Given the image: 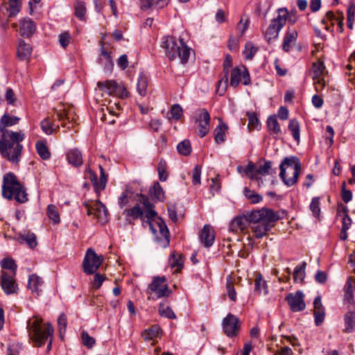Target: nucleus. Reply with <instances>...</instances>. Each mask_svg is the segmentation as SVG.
Here are the masks:
<instances>
[{"label": "nucleus", "instance_id": "obj_14", "mask_svg": "<svg viewBox=\"0 0 355 355\" xmlns=\"http://www.w3.org/2000/svg\"><path fill=\"white\" fill-rule=\"evenodd\" d=\"M304 295L302 291H297L295 293H288L285 300L290 309L293 312H298L305 309L306 304L304 300Z\"/></svg>", "mask_w": 355, "mask_h": 355}, {"label": "nucleus", "instance_id": "obj_35", "mask_svg": "<svg viewBox=\"0 0 355 355\" xmlns=\"http://www.w3.org/2000/svg\"><path fill=\"white\" fill-rule=\"evenodd\" d=\"M267 128L270 135H279L281 128L275 115H270L267 119Z\"/></svg>", "mask_w": 355, "mask_h": 355}, {"label": "nucleus", "instance_id": "obj_6", "mask_svg": "<svg viewBox=\"0 0 355 355\" xmlns=\"http://www.w3.org/2000/svg\"><path fill=\"white\" fill-rule=\"evenodd\" d=\"M278 15L272 19L264 33L266 40L268 43L277 39L279 33L286 24L288 19V11L286 8H281L277 10Z\"/></svg>", "mask_w": 355, "mask_h": 355}, {"label": "nucleus", "instance_id": "obj_31", "mask_svg": "<svg viewBox=\"0 0 355 355\" xmlns=\"http://www.w3.org/2000/svg\"><path fill=\"white\" fill-rule=\"evenodd\" d=\"M35 31V26L31 19H24L21 22L20 33L24 37H30Z\"/></svg>", "mask_w": 355, "mask_h": 355}, {"label": "nucleus", "instance_id": "obj_7", "mask_svg": "<svg viewBox=\"0 0 355 355\" xmlns=\"http://www.w3.org/2000/svg\"><path fill=\"white\" fill-rule=\"evenodd\" d=\"M166 279L164 276L153 277L152 282L148 285L147 293L149 295L155 293V297L154 296H149V300H156L170 295L171 291L166 284Z\"/></svg>", "mask_w": 355, "mask_h": 355}, {"label": "nucleus", "instance_id": "obj_46", "mask_svg": "<svg viewBox=\"0 0 355 355\" xmlns=\"http://www.w3.org/2000/svg\"><path fill=\"white\" fill-rule=\"evenodd\" d=\"M243 194L246 198L249 199L252 203H258L263 199L262 196L254 191L250 190L248 187H245L243 189Z\"/></svg>", "mask_w": 355, "mask_h": 355}, {"label": "nucleus", "instance_id": "obj_38", "mask_svg": "<svg viewBox=\"0 0 355 355\" xmlns=\"http://www.w3.org/2000/svg\"><path fill=\"white\" fill-rule=\"evenodd\" d=\"M35 148L39 156L44 160L49 159L51 157V153L45 144L42 141H39L35 144Z\"/></svg>", "mask_w": 355, "mask_h": 355}, {"label": "nucleus", "instance_id": "obj_28", "mask_svg": "<svg viewBox=\"0 0 355 355\" xmlns=\"http://www.w3.org/2000/svg\"><path fill=\"white\" fill-rule=\"evenodd\" d=\"M272 162L271 161H265L263 165H261L255 171L254 174H252L251 179H257V175H266L272 173H277V168H272Z\"/></svg>", "mask_w": 355, "mask_h": 355}, {"label": "nucleus", "instance_id": "obj_54", "mask_svg": "<svg viewBox=\"0 0 355 355\" xmlns=\"http://www.w3.org/2000/svg\"><path fill=\"white\" fill-rule=\"evenodd\" d=\"M21 349V344L19 343H12L8 345L7 347V355H19Z\"/></svg>", "mask_w": 355, "mask_h": 355}, {"label": "nucleus", "instance_id": "obj_59", "mask_svg": "<svg viewBox=\"0 0 355 355\" xmlns=\"http://www.w3.org/2000/svg\"><path fill=\"white\" fill-rule=\"evenodd\" d=\"M105 279L106 277L105 275L95 272L94 281L92 282L93 288L95 289H98L102 286V284L105 280Z\"/></svg>", "mask_w": 355, "mask_h": 355}, {"label": "nucleus", "instance_id": "obj_49", "mask_svg": "<svg viewBox=\"0 0 355 355\" xmlns=\"http://www.w3.org/2000/svg\"><path fill=\"white\" fill-rule=\"evenodd\" d=\"M159 312L162 316L167 318L175 319L176 318L173 310L169 306H166L164 303L159 304Z\"/></svg>", "mask_w": 355, "mask_h": 355}, {"label": "nucleus", "instance_id": "obj_22", "mask_svg": "<svg viewBox=\"0 0 355 355\" xmlns=\"http://www.w3.org/2000/svg\"><path fill=\"white\" fill-rule=\"evenodd\" d=\"M170 0H139V7L143 11L150 9H161L166 7Z\"/></svg>", "mask_w": 355, "mask_h": 355}, {"label": "nucleus", "instance_id": "obj_62", "mask_svg": "<svg viewBox=\"0 0 355 355\" xmlns=\"http://www.w3.org/2000/svg\"><path fill=\"white\" fill-rule=\"evenodd\" d=\"M226 288L229 298L233 302H235L236 300V293L234 289L233 283L230 280H227Z\"/></svg>", "mask_w": 355, "mask_h": 355}, {"label": "nucleus", "instance_id": "obj_11", "mask_svg": "<svg viewBox=\"0 0 355 355\" xmlns=\"http://www.w3.org/2000/svg\"><path fill=\"white\" fill-rule=\"evenodd\" d=\"M83 206L87 209V214L88 216H95L101 223L107 221L108 211L105 205L100 200H96L92 203L85 201L83 202Z\"/></svg>", "mask_w": 355, "mask_h": 355}, {"label": "nucleus", "instance_id": "obj_60", "mask_svg": "<svg viewBox=\"0 0 355 355\" xmlns=\"http://www.w3.org/2000/svg\"><path fill=\"white\" fill-rule=\"evenodd\" d=\"M171 257L173 258V261L171 263V267L177 268L178 269L180 270L183 267V257L181 254H179L178 257H176V255L173 254Z\"/></svg>", "mask_w": 355, "mask_h": 355}, {"label": "nucleus", "instance_id": "obj_27", "mask_svg": "<svg viewBox=\"0 0 355 355\" xmlns=\"http://www.w3.org/2000/svg\"><path fill=\"white\" fill-rule=\"evenodd\" d=\"M297 32L295 29L288 28L284 35L282 49L285 52H289L291 49V44L294 42L297 39Z\"/></svg>", "mask_w": 355, "mask_h": 355}, {"label": "nucleus", "instance_id": "obj_47", "mask_svg": "<svg viewBox=\"0 0 355 355\" xmlns=\"http://www.w3.org/2000/svg\"><path fill=\"white\" fill-rule=\"evenodd\" d=\"M1 266L3 269L10 270L15 275L16 273L17 266L15 261L11 258H4L1 261Z\"/></svg>", "mask_w": 355, "mask_h": 355}, {"label": "nucleus", "instance_id": "obj_64", "mask_svg": "<svg viewBox=\"0 0 355 355\" xmlns=\"http://www.w3.org/2000/svg\"><path fill=\"white\" fill-rule=\"evenodd\" d=\"M41 128L46 135H51L53 133V129L52 128V125L47 119H44L41 122Z\"/></svg>", "mask_w": 355, "mask_h": 355}, {"label": "nucleus", "instance_id": "obj_53", "mask_svg": "<svg viewBox=\"0 0 355 355\" xmlns=\"http://www.w3.org/2000/svg\"><path fill=\"white\" fill-rule=\"evenodd\" d=\"M170 114L173 119L179 120L183 114L182 107L179 104L173 105L170 110Z\"/></svg>", "mask_w": 355, "mask_h": 355}, {"label": "nucleus", "instance_id": "obj_63", "mask_svg": "<svg viewBox=\"0 0 355 355\" xmlns=\"http://www.w3.org/2000/svg\"><path fill=\"white\" fill-rule=\"evenodd\" d=\"M341 197L345 203H348L352 199V191L345 189V182L342 184Z\"/></svg>", "mask_w": 355, "mask_h": 355}, {"label": "nucleus", "instance_id": "obj_58", "mask_svg": "<svg viewBox=\"0 0 355 355\" xmlns=\"http://www.w3.org/2000/svg\"><path fill=\"white\" fill-rule=\"evenodd\" d=\"M315 324L316 326H320L324 321L325 317V310H314L313 312Z\"/></svg>", "mask_w": 355, "mask_h": 355}, {"label": "nucleus", "instance_id": "obj_33", "mask_svg": "<svg viewBox=\"0 0 355 355\" xmlns=\"http://www.w3.org/2000/svg\"><path fill=\"white\" fill-rule=\"evenodd\" d=\"M123 214H125L126 217H131L134 220L141 219L144 220V212L139 204H137L131 209H125L123 211Z\"/></svg>", "mask_w": 355, "mask_h": 355}, {"label": "nucleus", "instance_id": "obj_15", "mask_svg": "<svg viewBox=\"0 0 355 355\" xmlns=\"http://www.w3.org/2000/svg\"><path fill=\"white\" fill-rule=\"evenodd\" d=\"M222 325L225 334L229 337H234L237 334L239 329V318L229 313L223 318Z\"/></svg>", "mask_w": 355, "mask_h": 355}, {"label": "nucleus", "instance_id": "obj_24", "mask_svg": "<svg viewBox=\"0 0 355 355\" xmlns=\"http://www.w3.org/2000/svg\"><path fill=\"white\" fill-rule=\"evenodd\" d=\"M14 239L19 241L21 244L26 243L31 249L35 248L37 245L36 235L33 232H19L17 233V236L14 238Z\"/></svg>", "mask_w": 355, "mask_h": 355}, {"label": "nucleus", "instance_id": "obj_25", "mask_svg": "<svg viewBox=\"0 0 355 355\" xmlns=\"http://www.w3.org/2000/svg\"><path fill=\"white\" fill-rule=\"evenodd\" d=\"M17 53L20 60H28L32 53V47L29 44L26 43L24 40H19Z\"/></svg>", "mask_w": 355, "mask_h": 355}, {"label": "nucleus", "instance_id": "obj_40", "mask_svg": "<svg viewBox=\"0 0 355 355\" xmlns=\"http://www.w3.org/2000/svg\"><path fill=\"white\" fill-rule=\"evenodd\" d=\"M288 130L291 132L293 139L297 142L300 140V123L295 119L290 120L288 125Z\"/></svg>", "mask_w": 355, "mask_h": 355}, {"label": "nucleus", "instance_id": "obj_5", "mask_svg": "<svg viewBox=\"0 0 355 355\" xmlns=\"http://www.w3.org/2000/svg\"><path fill=\"white\" fill-rule=\"evenodd\" d=\"M42 319L35 318L33 322H29L27 325L31 338L38 347L43 345L49 337L52 338L53 328L50 323H46L44 330L41 327Z\"/></svg>", "mask_w": 355, "mask_h": 355}, {"label": "nucleus", "instance_id": "obj_16", "mask_svg": "<svg viewBox=\"0 0 355 355\" xmlns=\"http://www.w3.org/2000/svg\"><path fill=\"white\" fill-rule=\"evenodd\" d=\"M276 221L277 220H271L269 219V217H268L260 223L251 225L250 228L254 236L257 239L263 237L266 233L275 226V223Z\"/></svg>", "mask_w": 355, "mask_h": 355}, {"label": "nucleus", "instance_id": "obj_52", "mask_svg": "<svg viewBox=\"0 0 355 355\" xmlns=\"http://www.w3.org/2000/svg\"><path fill=\"white\" fill-rule=\"evenodd\" d=\"M257 51V49L254 46L251 42H247L243 53L246 60H252L255 53Z\"/></svg>", "mask_w": 355, "mask_h": 355}, {"label": "nucleus", "instance_id": "obj_26", "mask_svg": "<svg viewBox=\"0 0 355 355\" xmlns=\"http://www.w3.org/2000/svg\"><path fill=\"white\" fill-rule=\"evenodd\" d=\"M201 116L203 118V120L197 123L200 127L199 135L202 138L205 137L209 132L211 118L209 113L205 109H202Z\"/></svg>", "mask_w": 355, "mask_h": 355}, {"label": "nucleus", "instance_id": "obj_20", "mask_svg": "<svg viewBox=\"0 0 355 355\" xmlns=\"http://www.w3.org/2000/svg\"><path fill=\"white\" fill-rule=\"evenodd\" d=\"M100 169V179L98 180L97 175L95 173L92 171L90 169L89 173L91 174V181L92 182L96 191L104 190L107 183V175L105 170L101 165H99Z\"/></svg>", "mask_w": 355, "mask_h": 355}, {"label": "nucleus", "instance_id": "obj_12", "mask_svg": "<svg viewBox=\"0 0 355 355\" xmlns=\"http://www.w3.org/2000/svg\"><path fill=\"white\" fill-rule=\"evenodd\" d=\"M241 82L244 85L251 84L250 73L244 65L236 67L232 69L230 84L232 87H236Z\"/></svg>", "mask_w": 355, "mask_h": 355}, {"label": "nucleus", "instance_id": "obj_3", "mask_svg": "<svg viewBox=\"0 0 355 355\" xmlns=\"http://www.w3.org/2000/svg\"><path fill=\"white\" fill-rule=\"evenodd\" d=\"M162 47L164 49L171 60L179 58L182 64L188 62L191 49L185 44L182 39L166 36L163 38Z\"/></svg>", "mask_w": 355, "mask_h": 355}, {"label": "nucleus", "instance_id": "obj_9", "mask_svg": "<svg viewBox=\"0 0 355 355\" xmlns=\"http://www.w3.org/2000/svg\"><path fill=\"white\" fill-rule=\"evenodd\" d=\"M245 216L247 218L248 224L250 227L251 225L264 220L268 217L271 220H278L280 219V216L276 212L268 208H262L259 210L247 212Z\"/></svg>", "mask_w": 355, "mask_h": 355}, {"label": "nucleus", "instance_id": "obj_43", "mask_svg": "<svg viewBox=\"0 0 355 355\" xmlns=\"http://www.w3.org/2000/svg\"><path fill=\"white\" fill-rule=\"evenodd\" d=\"M306 263L303 261L300 266H297L293 271V279L295 282H302L306 275L305 269Z\"/></svg>", "mask_w": 355, "mask_h": 355}, {"label": "nucleus", "instance_id": "obj_55", "mask_svg": "<svg viewBox=\"0 0 355 355\" xmlns=\"http://www.w3.org/2000/svg\"><path fill=\"white\" fill-rule=\"evenodd\" d=\"M310 209L315 216H318L320 213V198L314 197L310 204Z\"/></svg>", "mask_w": 355, "mask_h": 355}, {"label": "nucleus", "instance_id": "obj_37", "mask_svg": "<svg viewBox=\"0 0 355 355\" xmlns=\"http://www.w3.org/2000/svg\"><path fill=\"white\" fill-rule=\"evenodd\" d=\"M254 291L259 294L263 293L264 295H267L268 293L266 282L263 279L261 274H258L256 277L254 281Z\"/></svg>", "mask_w": 355, "mask_h": 355}, {"label": "nucleus", "instance_id": "obj_44", "mask_svg": "<svg viewBox=\"0 0 355 355\" xmlns=\"http://www.w3.org/2000/svg\"><path fill=\"white\" fill-rule=\"evenodd\" d=\"M162 330L157 325H154L148 329H146L142 334V336L146 340H152L155 337H158Z\"/></svg>", "mask_w": 355, "mask_h": 355}, {"label": "nucleus", "instance_id": "obj_36", "mask_svg": "<svg viewBox=\"0 0 355 355\" xmlns=\"http://www.w3.org/2000/svg\"><path fill=\"white\" fill-rule=\"evenodd\" d=\"M148 87V78L143 72L139 73L137 84V90L141 96H145L147 94Z\"/></svg>", "mask_w": 355, "mask_h": 355}, {"label": "nucleus", "instance_id": "obj_29", "mask_svg": "<svg viewBox=\"0 0 355 355\" xmlns=\"http://www.w3.org/2000/svg\"><path fill=\"white\" fill-rule=\"evenodd\" d=\"M68 162L73 166H80L83 164V156L78 149L70 150L67 155Z\"/></svg>", "mask_w": 355, "mask_h": 355}, {"label": "nucleus", "instance_id": "obj_19", "mask_svg": "<svg viewBox=\"0 0 355 355\" xmlns=\"http://www.w3.org/2000/svg\"><path fill=\"white\" fill-rule=\"evenodd\" d=\"M324 69V66L323 62H314L312 65L311 73L313 79L315 80H317L315 81V89L317 91L322 89L325 86V82L324 79L320 78L323 73Z\"/></svg>", "mask_w": 355, "mask_h": 355}, {"label": "nucleus", "instance_id": "obj_8", "mask_svg": "<svg viewBox=\"0 0 355 355\" xmlns=\"http://www.w3.org/2000/svg\"><path fill=\"white\" fill-rule=\"evenodd\" d=\"M103 261V257L102 255H97L92 248H89L83 261L84 272L87 275L94 274L102 264Z\"/></svg>", "mask_w": 355, "mask_h": 355}, {"label": "nucleus", "instance_id": "obj_21", "mask_svg": "<svg viewBox=\"0 0 355 355\" xmlns=\"http://www.w3.org/2000/svg\"><path fill=\"white\" fill-rule=\"evenodd\" d=\"M44 282L41 277L36 274L30 275L28 277V288L35 296H39L42 291V287Z\"/></svg>", "mask_w": 355, "mask_h": 355}, {"label": "nucleus", "instance_id": "obj_30", "mask_svg": "<svg viewBox=\"0 0 355 355\" xmlns=\"http://www.w3.org/2000/svg\"><path fill=\"white\" fill-rule=\"evenodd\" d=\"M149 193L155 201L163 202L165 199L163 188L158 182H156L149 189Z\"/></svg>", "mask_w": 355, "mask_h": 355}, {"label": "nucleus", "instance_id": "obj_2", "mask_svg": "<svg viewBox=\"0 0 355 355\" xmlns=\"http://www.w3.org/2000/svg\"><path fill=\"white\" fill-rule=\"evenodd\" d=\"M2 196L8 200H12L14 198L19 203H24L28 200V194L25 187L12 173H8L3 177Z\"/></svg>", "mask_w": 355, "mask_h": 355}, {"label": "nucleus", "instance_id": "obj_45", "mask_svg": "<svg viewBox=\"0 0 355 355\" xmlns=\"http://www.w3.org/2000/svg\"><path fill=\"white\" fill-rule=\"evenodd\" d=\"M177 150L180 155L187 156L191 153L190 141L187 139L180 142L177 146Z\"/></svg>", "mask_w": 355, "mask_h": 355}, {"label": "nucleus", "instance_id": "obj_50", "mask_svg": "<svg viewBox=\"0 0 355 355\" xmlns=\"http://www.w3.org/2000/svg\"><path fill=\"white\" fill-rule=\"evenodd\" d=\"M55 116L56 118L62 122V125L64 127H67V128H70L71 126L69 125L71 124L70 118L67 113H66L64 111L61 112L56 110L55 111Z\"/></svg>", "mask_w": 355, "mask_h": 355}, {"label": "nucleus", "instance_id": "obj_13", "mask_svg": "<svg viewBox=\"0 0 355 355\" xmlns=\"http://www.w3.org/2000/svg\"><path fill=\"white\" fill-rule=\"evenodd\" d=\"M138 201L141 203L146 208L145 217L147 218L146 223L149 225L150 229L153 233H156V230L154 228L152 224V220L157 216V213L155 210V205L152 203L148 197L144 194L139 196Z\"/></svg>", "mask_w": 355, "mask_h": 355}, {"label": "nucleus", "instance_id": "obj_23", "mask_svg": "<svg viewBox=\"0 0 355 355\" xmlns=\"http://www.w3.org/2000/svg\"><path fill=\"white\" fill-rule=\"evenodd\" d=\"M248 226V220L245 215L239 216L230 223L229 230L234 233L243 232Z\"/></svg>", "mask_w": 355, "mask_h": 355}, {"label": "nucleus", "instance_id": "obj_32", "mask_svg": "<svg viewBox=\"0 0 355 355\" xmlns=\"http://www.w3.org/2000/svg\"><path fill=\"white\" fill-rule=\"evenodd\" d=\"M227 125L220 120L219 124L214 130V139L217 144H222L225 141V131Z\"/></svg>", "mask_w": 355, "mask_h": 355}, {"label": "nucleus", "instance_id": "obj_61", "mask_svg": "<svg viewBox=\"0 0 355 355\" xmlns=\"http://www.w3.org/2000/svg\"><path fill=\"white\" fill-rule=\"evenodd\" d=\"M248 128H257L260 125L259 121L254 113H248Z\"/></svg>", "mask_w": 355, "mask_h": 355}, {"label": "nucleus", "instance_id": "obj_39", "mask_svg": "<svg viewBox=\"0 0 355 355\" xmlns=\"http://www.w3.org/2000/svg\"><path fill=\"white\" fill-rule=\"evenodd\" d=\"M74 15L81 21H84L85 19V15L87 12L86 5L83 1L76 0L74 3Z\"/></svg>", "mask_w": 355, "mask_h": 355}, {"label": "nucleus", "instance_id": "obj_56", "mask_svg": "<svg viewBox=\"0 0 355 355\" xmlns=\"http://www.w3.org/2000/svg\"><path fill=\"white\" fill-rule=\"evenodd\" d=\"M202 167L200 165H196L192 172V182L193 184H200V176H201Z\"/></svg>", "mask_w": 355, "mask_h": 355}, {"label": "nucleus", "instance_id": "obj_1", "mask_svg": "<svg viewBox=\"0 0 355 355\" xmlns=\"http://www.w3.org/2000/svg\"><path fill=\"white\" fill-rule=\"evenodd\" d=\"M17 116L4 114L0 119V153L8 161L17 164L20 160L23 146L20 144L24 139L21 131L14 132L6 129L19 121Z\"/></svg>", "mask_w": 355, "mask_h": 355}, {"label": "nucleus", "instance_id": "obj_42", "mask_svg": "<svg viewBox=\"0 0 355 355\" xmlns=\"http://www.w3.org/2000/svg\"><path fill=\"white\" fill-rule=\"evenodd\" d=\"M158 220H159V221L157 222V225L159 227V233L164 237V239L165 240L166 243H165L164 246H167L169 245V242H170L169 230H168L165 222L161 217H159Z\"/></svg>", "mask_w": 355, "mask_h": 355}, {"label": "nucleus", "instance_id": "obj_17", "mask_svg": "<svg viewBox=\"0 0 355 355\" xmlns=\"http://www.w3.org/2000/svg\"><path fill=\"white\" fill-rule=\"evenodd\" d=\"M1 286L6 295L17 293L18 291V285L14 277L4 271L1 272Z\"/></svg>", "mask_w": 355, "mask_h": 355}, {"label": "nucleus", "instance_id": "obj_18", "mask_svg": "<svg viewBox=\"0 0 355 355\" xmlns=\"http://www.w3.org/2000/svg\"><path fill=\"white\" fill-rule=\"evenodd\" d=\"M199 239L205 248H210L215 241V234L213 227L210 225H205L200 232Z\"/></svg>", "mask_w": 355, "mask_h": 355}, {"label": "nucleus", "instance_id": "obj_10", "mask_svg": "<svg viewBox=\"0 0 355 355\" xmlns=\"http://www.w3.org/2000/svg\"><path fill=\"white\" fill-rule=\"evenodd\" d=\"M97 87L110 96H117L121 98H125L128 96L125 87L123 85L118 84L114 80L98 81Z\"/></svg>", "mask_w": 355, "mask_h": 355}, {"label": "nucleus", "instance_id": "obj_48", "mask_svg": "<svg viewBox=\"0 0 355 355\" xmlns=\"http://www.w3.org/2000/svg\"><path fill=\"white\" fill-rule=\"evenodd\" d=\"M81 338L83 344L88 349H92L96 344L94 338L90 336L86 331L81 332Z\"/></svg>", "mask_w": 355, "mask_h": 355}, {"label": "nucleus", "instance_id": "obj_57", "mask_svg": "<svg viewBox=\"0 0 355 355\" xmlns=\"http://www.w3.org/2000/svg\"><path fill=\"white\" fill-rule=\"evenodd\" d=\"M59 332L60 334L65 332L67 324V318L64 313H61L58 318V320Z\"/></svg>", "mask_w": 355, "mask_h": 355}, {"label": "nucleus", "instance_id": "obj_41", "mask_svg": "<svg viewBox=\"0 0 355 355\" xmlns=\"http://www.w3.org/2000/svg\"><path fill=\"white\" fill-rule=\"evenodd\" d=\"M348 209L346 206H343L341 209H338L337 215L342 217V228L349 230L352 225V219L347 214Z\"/></svg>", "mask_w": 355, "mask_h": 355}, {"label": "nucleus", "instance_id": "obj_34", "mask_svg": "<svg viewBox=\"0 0 355 355\" xmlns=\"http://www.w3.org/2000/svg\"><path fill=\"white\" fill-rule=\"evenodd\" d=\"M355 331V313L349 311L345 315V332L352 333Z\"/></svg>", "mask_w": 355, "mask_h": 355}, {"label": "nucleus", "instance_id": "obj_4", "mask_svg": "<svg viewBox=\"0 0 355 355\" xmlns=\"http://www.w3.org/2000/svg\"><path fill=\"white\" fill-rule=\"evenodd\" d=\"M279 177L288 187L297 183L301 171V163L295 156L286 157L279 165Z\"/></svg>", "mask_w": 355, "mask_h": 355}, {"label": "nucleus", "instance_id": "obj_51", "mask_svg": "<svg viewBox=\"0 0 355 355\" xmlns=\"http://www.w3.org/2000/svg\"><path fill=\"white\" fill-rule=\"evenodd\" d=\"M47 214L49 218L55 223H60V216L55 206H54L53 205H49L47 209Z\"/></svg>", "mask_w": 355, "mask_h": 355}]
</instances>
